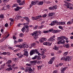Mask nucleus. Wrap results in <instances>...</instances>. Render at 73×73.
I'll return each instance as SVG.
<instances>
[{"mask_svg":"<svg viewBox=\"0 0 73 73\" xmlns=\"http://www.w3.org/2000/svg\"><path fill=\"white\" fill-rule=\"evenodd\" d=\"M64 38V36L60 37L58 38L57 40L58 41H59V42H58V44H65V40H63V39Z\"/></svg>","mask_w":73,"mask_h":73,"instance_id":"nucleus-1","label":"nucleus"},{"mask_svg":"<svg viewBox=\"0 0 73 73\" xmlns=\"http://www.w3.org/2000/svg\"><path fill=\"white\" fill-rule=\"evenodd\" d=\"M52 32V33H58V32H59V30H54L53 29H49V30L44 31V33H48V32Z\"/></svg>","mask_w":73,"mask_h":73,"instance_id":"nucleus-2","label":"nucleus"},{"mask_svg":"<svg viewBox=\"0 0 73 73\" xmlns=\"http://www.w3.org/2000/svg\"><path fill=\"white\" fill-rule=\"evenodd\" d=\"M66 4H66H64V5L65 6H66L67 8H69L70 9H73V8L72 7H71V3H69L66 2H65Z\"/></svg>","mask_w":73,"mask_h":73,"instance_id":"nucleus-3","label":"nucleus"},{"mask_svg":"<svg viewBox=\"0 0 73 73\" xmlns=\"http://www.w3.org/2000/svg\"><path fill=\"white\" fill-rule=\"evenodd\" d=\"M54 38H55V35H54L52 36L51 37L49 38V40L51 42H54V41H55V39H53Z\"/></svg>","mask_w":73,"mask_h":73,"instance_id":"nucleus-4","label":"nucleus"},{"mask_svg":"<svg viewBox=\"0 0 73 73\" xmlns=\"http://www.w3.org/2000/svg\"><path fill=\"white\" fill-rule=\"evenodd\" d=\"M37 49L32 50L30 51V54L31 56H32L33 54H35V52L36 53Z\"/></svg>","mask_w":73,"mask_h":73,"instance_id":"nucleus-5","label":"nucleus"},{"mask_svg":"<svg viewBox=\"0 0 73 73\" xmlns=\"http://www.w3.org/2000/svg\"><path fill=\"white\" fill-rule=\"evenodd\" d=\"M55 58V57H54L50 59V60L48 62V64H52L53 62V61H54V60Z\"/></svg>","mask_w":73,"mask_h":73,"instance_id":"nucleus-6","label":"nucleus"},{"mask_svg":"<svg viewBox=\"0 0 73 73\" xmlns=\"http://www.w3.org/2000/svg\"><path fill=\"white\" fill-rule=\"evenodd\" d=\"M35 34H37L38 35L40 34V35H41V32L40 31H36L33 33L32 36H34Z\"/></svg>","mask_w":73,"mask_h":73,"instance_id":"nucleus-7","label":"nucleus"},{"mask_svg":"<svg viewBox=\"0 0 73 73\" xmlns=\"http://www.w3.org/2000/svg\"><path fill=\"white\" fill-rule=\"evenodd\" d=\"M22 48H27L28 47V46L26 44V43H23L21 44Z\"/></svg>","mask_w":73,"mask_h":73,"instance_id":"nucleus-8","label":"nucleus"},{"mask_svg":"<svg viewBox=\"0 0 73 73\" xmlns=\"http://www.w3.org/2000/svg\"><path fill=\"white\" fill-rule=\"evenodd\" d=\"M31 70H32V69L30 67H29L27 68L25 70V72H29V73H31V72H30V71H31Z\"/></svg>","mask_w":73,"mask_h":73,"instance_id":"nucleus-9","label":"nucleus"},{"mask_svg":"<svg viewBox=\"0 0 73 73\" xmlns=\"http://www.w3.org/2000/svg\"><path fill=\"white\" fill-rule=\"evenodd\" d=\"M24 55L28 57V52L27 51V50H24Z\"/></svg>","mask_w":73,"mask_h":73,"instance_id":"nucleus-10","label":"nucleus"},{"mask_svg":"<svg viewBox=\"0 0 73 73\" xmlns=\"http://www.w3.org/2000/svg\"><path fill=\"white\" fill-rule=\"evenodd\" d=\"M52 43L49 42H45L43 43V44L45 45H47L48 46H50L52 45Z\"/></svg>","mask_w":73,"mask_h":73,"instance_id":"nucleus-11","label":"nucleus"},{"mask_svg":"<svg viewBox=\"0 0 73 73\" xmlns=\"http://www.w3.org/2000/svg\"><path fill=\"white\" fill-rule=\"evenodd\" d=\"M56 24H57V21H54L52 22L51 23V25L52 26V25H54Z\"/></svg>","mask_w":73,"mask_h":73,"instance_id":"nucleus-12","label":"nucleus"},{"mask_svg":"<svg viewBox=\"0 0 73 73\" xmlns=\"http://www.w3.org/2000/svg\"><path fill=\"white\" fill-rule=\"evenodd\" d=\"M16 55L18 56V57H19L20 58H22L23 57V55L21 54L20 53L17 54Z\"/></svg>","mask_w":73,"mask_h":73,"instance_id":"nucleus-13","label":"nucleus"},{"mask_svg":"<svg viewBox=\"0 0 73 73\" xmlns=\"http://www.w3.org/2000/svg\"><path fill=\"white\" fill-rule=\"evenodd\" d=\"M23 19H25L26 21H28V22H30V20H29V18L28 17H23Z\"/></svg>","mask_w":73,"mask_h":73,"instance_id":"nucleus-14","label":"nucleus"},{"mask_svg":"<svg viewBox=\"0 0 73 73\" xmlns=\"http://www.w3.org/2000/svg\"><path fill=\"white\" fill-rule=\"evenodd\" d=\"M71 60V58L70 57V56H67L66 59H65V61H66L68 60V61H70V60Z\"/></svg>","mask_w":73,"mask_h":73,"instance_id":"nucleus-15","label":"nucleus"},{"mask_svg":"<svg viewBox=\"0 0 73 73\" xmlns=\"http://www.w3.org/2000/svg\"><path fill=\"white\" fill-rule=\"evenodd\" d=\"M25 4V1L24 0L22 1V3L19 4V5H23Z\"/></svg>","mask_w":73,"mask_h":73,"instance_id":"nucleus-16","label":"nucleus"},{"mask_svg":"<svg viewBox=\"0 0 73 73\" xmlns=\"http://www.w3.org/2000/svg\"><path fill=\"white\" fill-rule=\"evenodd\" d=\"M35 35L34 36V38H35V39H36V38H38V36L39 34H34V35Z\"/></svg>","mask_w":73,"mask_h":73,"instance_id":"nucleus-17","label":"nucleus"},{"mask_svg":"<svg viewBox=\"0 0 73 73\" xmlns=\"http://www.w3.org/2000/svg\"><path fill=\"white\" fill-rule=\"evenodd\" d=\"M22 8L20 7H17L15 9V11H18L19 10V9H21Z\"/></svg>","mask_w":73,"mask_h":73,"instance_id":"nucleus-18","label":"nucleus"},{"mask_svg":"<svg viewBox=\"0 0 73 73\" xmlns=\"http://www.w3.org/2000/svg\"><path fill=\"white\" fill-rule=\"evenodd\" d=\"M64 46L65 48H68L69 46V45L68 44L66 43L65 44H64Z\"/></svg>","mask_w":73,"mask_h":73,"instance_id":"nucleus-19","label":"nucleus"},{"mask_svg":"<svg viewBox=\"0 0 73 73\" xmlns=\"http://www.w3.org/2000/svg\"><path fill=\"white\" fill-rule=\"evenodd\" d=\"M48 9L49 10H51V11H54V9L53 6L50 7L48 8Z\"/></svg>","mask_w":73,"mask_h":73,"instance_id":"nucleus-20","label":"nucleus"},{"mask_svg":"<svg viewBox=\"0 0 73 73\" xmlns=\"http://www.w3.org/2000/svg\"><path fill=\"white\" fill-rule=\"evenodd\" d=\"M15 46L16 47H17L18 48H22V45L21 44V45H15Z\"/></svg>","mask_w":73,"mask_h":73,"instance_id":"nucleus-21","label":"nucleus"},{"mask_svg":"<svg viewBox=\"0 0 73 73\" xmlns=\"http://www.w3.org/2000/svg\"><path fill=\"white\" fill-rule=\"evenodd\" d=\"M53 15H54V13H50L48 14V16L50 17V16H52Z\"/></svg>","mask_w":73,"mask_h":73,"instance_id":"nucleus-22","label":"nucleus"},{"mask_svg":"<svg viewBox=\"0 0 73 73\" xmlns=\"http://www.w3.org/2000/svg\"><path fill=\"white\" fill-rule=\"evenodd\" d=\"M43 38L42 37L40 38L39 41L40 42H44V40H43Z\"/></svg>","mask_w":73,"mask_h":73,"instance_id":"nucleus-23","label":"nucleus"},{"mask_svg":"<svg viewBox=\"0 0 73 73\" xmlns=\"http://www.w3.org/2000/svg\"><path fill=\"white\" fill-rule=\"evenodd\" d=\"M6 70L7 71H10V70H13V69L11 67H9V68H7L6 69Z\"/></svg>","mask_w":73,"mask_h":73,"instance_id":"nucleus-24","label":"nucleus"},{"mask_svg":"<svg viewBox=\"0 0 73 73\" xmlns=\"http://www.w3.org/2000/svg\"><path fill=\"white\" fill-rule=\"evenodd\" d=\"M66 56H64L62 58H61V60H66Z\"/></svg>","mask_w":73,"mask_h":73,"instance_id":"nucleus-25","label":"nucleus"},{"mask_svg":"<svg viewBox=\"0 0 73 73\" xmlns=\"http://www.w3.org/2000/svg\"><path fill=\"white\" fill-rule=\"evenodd\" d=\"M53 49L54 50H58V47L56 45L54 46Z\"/></svg>","mask_w":73,"mask_h":73,"instance_id":"nucleus-26","label":"nucleus"},{"mask_svg":"<svg viewBox=\"0 0 73 73\" xmlns=\"http://www.w3.org/2000/svg\"><path fill=\"white\" fill-rule=\"evenodd\" d=\"M44 4V2L42 1H39L38 3V5H42Z\"/></svg>","mask_w":73,"mask_h":73,"instance_id":"nucleus-27","label":"nucleus"},{"mask_svg":"<svg viewBox=\"0 0 73 73\" xmlns=\"http://www.w3.org/2000/svg\"><path fill=\"white\" fill-rule=\"evenodd\" d=\"M12 62V60H9L8 61L6 62L7 64H10Z\"/></svg>","mask_w":73,"mask_h":73,"instance_id":"nucleus-28","label":"nucleus"},{"mask_svg":"<svg viewBox=\"0 0 73 73\" xmlns=\"http://www.w3.org/2000/svg\"><path fill=\"white\" fill-rule=\"evenodd\" d=\"M16 17L17 18V19H19V18H23L22 17L19 16V14L17 15L16 16Z\"/></svg>","mask_w":73,"mask_h":73,"instance_id":"nucleus-29","label":"nucleus"},{"mask_svg":"<svg viewBox=\"0 0 73 73\" xmlns=\"http://www.w3.org/2000/svg\"><path fill=\"white\" fill-rule=\"evenodd\" d=\"M66 70V68H62L61 70V71L62 72H64Z\"/></svg>","mask_w":73,"mask_h":73,"instance_id":"nucleus-30","label":"nucleus"},{"mask_svg":"<svg viewBox=\"0 0 73 73\" xmlns=\"http://www.w3.org/2000/svg\"><path fill=\"white\" fill-rule=\"evenodd\" d=\"M21 31H22V32L24 33L25 31V27H23V28L21 29Z\"/></svg>","mask_w":73,"mask_h":73,"instance_id":"nucleus-31","label":"nucleus"},{"mask_svg":"<svg viewBox=\"0 0 73 73\" xmlns=\"http://www.w3.org/2000/svg\"><path fill=\"white\" fill-rule=\"evenodd\" d=\"M72 23V22L70 21H69L67 23V24H68V25H71Z\"/></svg>","mask_w":73,"mask_h":73,"instance_id":"nucleus-32","label":"nucleus"},{"mask_svg":"<svg viewBox=\"0 0 73 73\" xmlns=\"http://www.w3.org/2000/svg\"><path fill=\"white\" fill-rule=\"evenodd\" d=\"M37 57V56L35 55L34 57L32 58V60H35V59H36Z\"/></svg>","mask_w":73,"mask_h":73,"instance_id":"nucleus-33","label":"nucleus"},{"mask_svg":"<svg viewBox=\"0 0 73 73\" xmlns=\"http://www.w3.org/2000/svg\"><path fill=\"white\" fill-rule=\"evenodd\" d=\"M23 41V39H19L18 40V42H21Z\"/></svg>","mask_w":73,"mask_h":73,"instance_id":"nucleus-34","label":"nucleus"},{"mask_svg":"<svg viewBox=\"0 0 73 73\" xmlns=\"http://www.w3.org/2000/svg\"><path fill=\"white\" fill-rule=\"evenodd\" d=\"M31 3L32 5H36V3L34 1H32Z\"/></svg>","mask_w":73,"mask_h":73,"instance_id":"nucleus-35","label":"nucleus"},{"mask_svg":"<svg viewBox=\"0 0 73 73\" xmlns=\"http://www.w3.org/2000/svg\"><path fill=\"white\" fill-rule=\"evenodd\" d=\"M37 27H38V25L35 26V27H33V29L36 30L37 28Z\"/></svg>","mask_w":73,"mask_h":73,"instance_id":"nucleus-36","label":"nucleus"},{"mask_svg":"<svg viewBox=\"0 0 73 73\" xmlns=\"http://www.w3.org/2000/svg\"><path fill=\"white\" fill-rule=\"evenodd\" d=\"M54 8V9H56L57 8V6L56 5H54V6H52Z\"/></svg>","mask_w":73,"mask_h":73,"instance_id":"nucleus-37","label":"nucleus"},{"mask_svg":"<svg viewBox=\"0 0 73 73\" xmlns=\"http://www.w3.org/2000/svg\"><path fill=\"white\" fill-rule=\"evenodd\" d=\"M60 37H64V38L63 39V40H64V39H65L66 40H68V38H67L66 37H65V36H62Z\"/></svg>","mask_w":73,"mask_h":73,"instance_id":"nucleus-38","label":"nucleus"},{"mask_svg":"<svg viewBox=\"0 0 73 73\" xmlns=\"http://www.w3.org/2000/svg\"><path fill=\"white\" fill-rule=\"evenodd\" d=\"M43 27H44V25H41V26L39 27H38V29H42V28H43Z\"/></svg>","mask_w":73,"mask_h":73,"instance_id":"nucleus-39","label":"nucleus"},{"mask_svg":"<svg viewBox=\"0 0 73 73\" xmlns=\"http://www.w3.org/2000/svg\"><path fill=\"white\" fill-rule=\"evenodd\" d=\"M7 9V8L6 7H3L2 8V10H3V11H5V10H6Z\"/></svg>","mask_w":73,"mask_h":73,"instance_id":"nucleus-40","label":"nucleus"},{"mask_svg":"<svg viewBox=\"0 0 73 73\" xmlns=\"http://www.w3.org/2000/svg\"><path fill=\"white\" fill-rule=\"evenodd\" d=\"M37 60H34L31 61V62L32 63H37Z\"/></svg>","mask_w":73,"mask_h":73,"instance_id":"nucleus-41","label":"nucleus"},{"mask_svg":"<svg viewBox=\"0 0 73 73\" xmlns=\"http://www.w3.org/2000/svg\"><path fill=\"white\" fill-rule=\"evenodd\" d=\"M19 36L20 37H23V36H24V35L23 34L21 33L19 34Z\"/></svg>","mask_w":73,"mask_h":73,"instance_id":"nucleus-42","label":"nucleus"},{"mask_svg":"<svg viewBox=\"0 0 73 73\" xmlns=\"http://www.w3.org/2000/svg\"><path fill=\"white\" fill-rule=\"evenodd\" d=\"M36 53L38 54V56H40V55H41V54L38 52V50H36Z\"/></svg>","mask_w":73,"mask_h":73,"instance_id":"nucleus-43","label":"nucleus"},{"mask_svg":"<svg viewBox=\"0 0 73 73\" xmlns=\"http://www.w3.org/2000/svg\"><path fill=\"white\" fill-rule=\"evenodd\" d=\"M5 40V38H3L1 40H0V42H3L4 41V40Z\"/></svg>","mask_w":73,"mask_h":73,"instance_id":"nucleus-44","label":"nucleus"},{"mask_svg":"<svg viewBox=\"0 0 73 73\" xmlns=\"http://www.w3.org/2000/svg\"><path fill=\"white\" fill-rule=\"evenodd\" d=\"M5 63H4L1 66V67L3 69V68H4V67L5 66Z\"/></svg>","mask_w":73,"mask_h":73,"instance_id":"nucleus-45","label":"nucleus"},{"mask_svg":"<svg viewBox=\"0 0 73 73\" xmlns=\"http://www.w3.org/2000/svg\"><path fill=\"white\" fill-rule=\"evenodd\" d=\"M3 2L5 3H7V2H8L9 1V0H3Z\"/></svg>","mask_w":73,"mask_h":73,"instance_id":"nucleus-46","label":"nucleus"},{"mask_svg":"<svg viewBox=\"0 0 73 73\" xmlns=\"http://www.w3.org/2000/svg\"><path fill=\"white\" fill-rule=\"evenodd\" d=\"M37 56V59L38 60H41V57L38 56Z\"/></svg>","mask_w":73,"mask_h":73,"instance_id":"nucleus-47","label":"nucleus"},{"mask_svg":"<svg viewBox=\"0 0 73 73\" xmlns=\"http://www.w3.org/2000/svg\"><path fill=\"white\" fill-rule=\"evenodd\" d=\"M9 50H13L14 49L12 47H9Z\"/></svg>","mask_w":73,"mask_h":73,"instance_id":"nucleus-48","label":"nucleus"},{"mask_svg":"<svg viewBox=\"0 0 73 73\" xmlns=\"http://www.w3.org/2000/svg\"><path fill=\"white\" fill-rule=\"evenodd\" d=\"M37 67L38 68V70H40V69H41V66H37Z\"/></svg>","mask_w":73,"mask_h":73,"instance_id":"nucleus-49","label":"nucleus"},{"mask_svg":"<svg viewBox=\"0 0 73 73\" xmlns=\"http://www.w3.org/2000/svg\"><path fill=\"white\" fill-rule=\"evenodd\" d=\"M17 5V4H15L13 5L12 6V7H16Z\"/></svg>","mask_w":73,"mask_h":73,"instance_id":"nucleus-50","label":"nucleus"},{"mask_svg":"<svg viewBox=\"0 0 73 73\" xmlns=\"http://www.w3.org/2000/svg\"><path fill=\"white\" fill-rule=\"evenodd\" d=\"M4 17V15H0V18H1V19H3Z\"/></svg>","mask_w":73,"mask_h":73,"instance_id":"nucleus-51","label":"nucleus"},{"mask_svg":"<svg viewBox=\"0 0 73 73\" xmlns=\"http://www.w3.org/2000/svg\"><path fill=\"white\" fill-rule=\"evenodd\" d=\"M35 43H32L31 44V46H33V47L35 46Z\"/></svg>","mask_w":73,"mask_h":73,"instance_id":"nucleus-52","label":"nucleus"},{"mask_svg":"<svg viewBox=\"0 0 73 73\" xmlns=\"http://www.w3.org/2000/svg\"><path fill=\"white\" fill-rule=\"evenodd\" d=\"M35 20H37V19H39V17L38 16H36L35 17Z\"/></svg>","mask_w":73,"mask_h":73,"instance_id":"nucleus-53","label":"nucleus"},{"mask_svg":"<svg viewBox=\"0 0 73 73\" xmlns=\"http://www.w3.org/2000/svg\"><path fill=\"white\" fill-rule=\"evenodd\" d=\"M38 64H39L40 63L41 64V61H37V63Z\"/></svg>","mask_w":73,"mask_h":73,"instance_id":"nucleus-54","label":"nucleus"},{"mask_svg":"<svg viewBox=\"0 0 73 73\" xmlns=\"http://www.w3.org/2000/svg\"><path fill=\"white\" fill-rule=\"evenodd\" d=\"M65 23L64 22H61V25H65Z\"/></svg>","mask_w":73,"mask_h":73,"instance_id":"nucleus-55","label":"nucleus"},{"mask_svg":"<svg viewBox=\"0 0 73 73\" xmlns=\"http://www.w3.org/2000/svg\"><path fill=\"white\" fill-rule=\"evenodd\" d=\"M61 22H58V21H57V25H61Z\"/></svg>","mask_w":73,"mask_h":73,"instance_id":"nucleus-56","label":"nucleus"},{"mask_svg":"<svg viewBox=\"0 0 73 73\" xmlns=\"http://www.w3.org/2000/svg\"><path fill=\"white\" fill-rule=\"evenodd\" d=\"M26 32H27V33H28L29 32V29H26Z\"/></svg>","mask_w":73,"mask_h":73,"instance_id":"nucleus-57","label":"nucleus"},{"mask_svg":"<svg viewBox=\"0 0 73 73\" xmlns=\"http://www.w3.org/2000/svg\"><path fill=\"white\" fill-rule=\"evenodd\" d=\"M17 1L18 3H21V1L20 0H17Z\"/></svg>","mask_w":73,"mask_h":73,"instance_id":"nucleus-58","label":"nucleus"},{"mask_svg":"<svg viewBox=\"0 0 73 73\" xmlns=\"http://www.w3.org/2000/svg\"><path fill=\"white\" fill-rule=\"evenodd\" d=\"M68 52H66L64 53V56H66V55L68 54Z\"/></svg>","mask_w":73,"mask_h":73,"instance_id":"nucleus-59","label":"nucleus"},{"mask_svg":"<svg viewBox=\"0 0 73 73\" xmlns=\"http://www.w3.org/2000/svg\"><path fill=\"white\" fill-rule=\"evenodd\" d=\"M23 25L22 24H21V23H19L17 25V26L18 27H20V25Z\"/></svg>","mask_w":73,"mask_h":73,"instance_id":"nucleus-60","label":"nucleus"},{"mask_svg":"<svg viewBox=\"0 0 73 73\" xmlns=\"http://www.w3.org/2000/svg\"><path fill=\"white\" fill-rule=\"evenodd\" d=\"M42 17H46V14H44L42 16Z\"/></svg>","mask_w":73,"mask_h":73,"instance_id":"nucleus-61","label":"nucleus"},{"mask_svg":"<svg viewBox=\"0 0 73 73\" xmlns=\"http://www.w3.org/2000/svg\"><path fill=\"white\" fill-rule=\"evenodd\" d=\"M35 3H36V4H37V5H38V3H39V2H38V1H36L35 2Z\"/></svg>","mask_w":73,"mask_h":73,"instance_id":"nucleus-62","label":"nucleus"},{"mask_svg":"<svg viewBox=\"0 0 73 73\" xmlns=\"http://www.w3.org/2000/svg\"><path fill=\"white\" fill-rule=\"evenodd\" d=\"M6 7H7V8L8 9H9V8H10V6H9V5H6Z\"/></svg>","mask_w":73,"mask_h":73,"instance_id":"nucleus-63","label":"nucleus"},{"mask_svg":"<svg viewBox=\"0 0 73 73\" xmlns=\"http://www.w3.org/2000/svg\"><path fill=\"white\" fill-rule=\"evenodd\" d=\"M35 18L34 17H32V19L33 20H35Z\"/></svg>","mask_w":73,"mask_h":73,"instance_id":"nucleus-64","label":"nucleus"}]
</instances>
